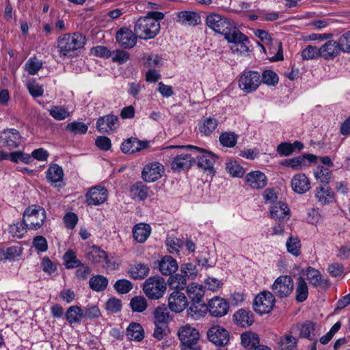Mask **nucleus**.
I'll use <instances>...</instances> for the list:
<instances>
[{"label": "nucleus", "mask_w": 350, "mask_h": 350, "mask_svg": "<svg viewBox=\"0 0 350 350\" xmlns=\"http://www.w3.org/2000/svg\"><path fill=\"white\" fill-rule=\"evenodd\" d=\"M228 172L235 177H241L243 176L244 171L242 167H241L237 162H230L227 163L226 167Z\"/></svg>", "instance_id": "obj_64"}, {"label": "nucleus", "mask_w": 350, "mask_h": 350, "mask_svg": "<svg viewBox=\"0 0 350 350\" xmlns=\"http://www.w3.org/2000/svg\"><path fill=\"white\" fill-rule=\"evenodd\" d=\"M107 198V189L100 185L90 188L85 194V201L88 205L91 206H99L103 204Z\"/></svg>", "instance_id": "obj_14"}, {"label": "nucleus", "mask_w": 350, "mask_h": 350, "mask_svg": "<svg viewBox=\"0 0 350 350\" xmlns=\"http://www.w3.org/2000/svg\"><path fill=\"white\" fill-rule=\"evenodd\" d=\"M314 324L312 322L306 321L301 325L300 329V336L303 338L313 340L314 336Z\"/></svg>", "instance_id": "obj_59"}, {"label": "nucleus", "mask_w": 350, "mask_h": 350, "mask_svg": "<svg viewBox=\"0 0 350 350\" xmlns=\"http://www.w3.org/2000/svg\"><path fill=\"white\" fill-rule=\"evenodd\" d=\"M164 173L163 165L159 162L146 163L142 171V177L145 182L153 183L161 178Z\"/></svg>", "instance_id": "obj_12"}, {"label": "nucleus", "mask_w": 350, "mask_h": 350, "mask_svg": "<svg viewBox=\"0 0 350 350\" xmlns=\"http://www.w3.org/2000/svg\"><path fill=\"white\" fill-rule=\"evenodd\" d=\"M149 142L141 141L136 137H130L121 144V150L125 154H135L148 148Z\"/></svg>", "instance_id": "obj_20"}, {"label": "nucleus", "mask_w": 350, "mask_h": 350, "mask_svg": "<svg viewBox=\"0 0 350 350\" xmlns=\"http://www.w3.org/2000/svg\"><path fill=\"white\" fill-rule=\"evenodd\" d=\"M304 147L302 143L295 141L293 144L282 142L277 147V152L281 156L287 157L291 154L295 149L301 150Z\"/></svg>", "instance_id": "obj_39"}, {"label": "nucleus", "mask_w": 350, "mask_h": 350, "mask_svg": "<svg viewBox=\"0 0 350 350\" xmlns=\"http://www.w3.org/2000/svg\"><path fill=\"white\" fill-rule=\"evenodd\" d=\"M218 126L217 119L212 117H206L198 124L199 132L202 135L208 136L216 129Z\"/></svg>", "instance_id": "obj_35"}, {"label": "nucleus", "mask_w": 350, "mask_h": 350, "mask_svg": "<svg viewBox=\"0 0 350 350\" xmlns=\"http://www.w3.org/2000/svg\"><path fill=\"white\" fill-rule=\"evenodd\" d=\"M304 274L310 284L317 288L327 284V280H323L320 271L312 267L306 269Z\"/></svg>", "instance_id": "obj_30"}, {"label": "nucleus", "mask_w": 350, "mask_h": 350, "mask_svg": "<svg viewBox=\"0 0 350 350\" xmlns=\"http://www.w3.org/2000/svg\"><path fill=\"white\" fill-rule=\"evenodd\" d=\"M159 269L163 275H172L178 270L176 260L170 256H165L159 262Z\"/></svg>", "instance_id": "obj_28"}, {"label": "nucleus", "mask_w": 350, "mask_h": 350, "mask_svg": "<svg viewBox=\"0 0 350 350\" xmlns=\"http://www.w3.org/2000/svg\"><path fill=\"white\" fill-rule=\"evenodd\" d=\"M151 228L146 224H139L135 226L133 230L134 239L138 243H144L149 237Z\"/></svg>", "instance_id": "obj_32"}, {"label": "nucleus", "mask_w": 350, "mask_h": 350, "mask_svg": "<svg viewBox=\"0 0 350 350\" xmlns=\"http://www.w3.org/2000/svg\"><path fill=\"white\" fill-rule=\"evenodd\" d=\"M49 114L56 120H63L70 116V112L62 106L54 105L49 109Z\"/></svg>", "instance_id": "obj_52"}, {"label": "nucleus", "mask_w": 350, "mask_h": 350, "mask_svg": "<svg viewBox=\"0 0 350 350\" xmlns=\"http://www.w3.org/2000/svg\"><path fill=\"white\" fill-rule=\"evenodd\" d=\"M246 181L249 186L253 189H262L267 185V177L260 171H253L246 176Z\"/></svg>", "instance_id": "obj_27"}, {"label": "nucleus", "mask_w": 350, "mask_h": 350, "mask_svg": "<svg viewBox=\"0 0 350 350\" xmlns=\"http://www.w3.org/2000/svg\"><path fill=\"white\" fill-rule=\"evenodd\" d=\"M178 336L181 342V350H200L198 344L200 339L199 332L189 324L178 329Z\"/></svg>", "instance_id": "obj_6"}, {"label": "nucleus", "mask_w": 350, "mask_h": 350, "mask_svg": "<svg viewBox=\"0 0 350 350\" xmlns=\"http://www.w3.org/2000/svg\"><path fill=\"white\" fill-rule=\"evenodd\" d=\"M113 287L118 293L126 294L132 290L133 284L128 280L121 279L116 282Z\"/></svg>", "instance_id": "obj_57"}, {"label": "nucleus", "mask_w": 350, "mask_h": 350, "mask_svg": "<svg viewBox=\"0 0 350 350\" xmlns=\"http://www.w3.org/2000/svg\"><path fill=\"white\" fill-rule=\"evenodd\" d=\"M207 26L215 31L224 36L226 40L236 29L232 21L217 14H211L206 16Z\"/></svg>", "instance_id": "obj_7"}, {"label": "nucleus", "mask_w": 350, "mask_h": 350, "mask_svg": "<svg viewBox=\"0 0 350 350\" xmlns=\"http://www.w3.org/2000/svg\"><path fill=\"white\" fill-rule=\"evenodd\" d=\"M219 142L223 146L234 147L237 142V135L231 132L222 133L219 136Z\"/></svg>", "instance_id": "obj_53"}, {"label": "nucleus", "mask_w": 350, "mask_h": 350, "mask_svg": "<svg viewBox=\"0 0 350 350\" xmlns=\"http://www.w3.org/2000/svg\"><path fill=\"white\" fill-rule=\"evenodd\" d=\"M90 288L93 291L100 292L104 291L108 285V280L101 275H96L90 278L89 280Z\"/></svg>", "instance_id": "obj_44"}, {"label": "nucleus", "mask_w": 350, "mask_h": 350, "mask_svg": "<svg viewBox=\"0 0 350 350\" xmlns=\"http://www.w3.org/2000/svg\"><path fill=\"white\" fill-rule=\"evenodd\" d=\"M42 66V62L35 57H31L25 64L26 71L31 75H36Z\"/></svg>", "instance_id": "obj_56"}, {"label": "nucleus", "mask_w": 350, "mask_h": 350, "mask_svg": "<svg viewBox=\"0 0 350 350\" xmlns=\"http://www.w3.org/2000/svg\"><path fill=\"white\" fill-rule=\"evenodd\" d=\"M315 197L322 205H325L332 202L334 194L331 189L325 188L323 186L317 187L315 189Z\"/></svg>", "instance_id": "obj_36"}, {"label": "nucleus", "mask_w": 350, "mask_h": 350, "mask_svg": "<svg viewBox=\"0 0 350 350\" xmlns=\"http://www.w3.org/2000/svg\"><path fill=\"white\" fill-rule=\"evenodd\" d=\"M296 300L298 302L304 301L308 296V285L305 280L299 277L297 280V285L295 289Z\"/></svg>", "instance_id": "obj_46"}, {"label": "nucleus", "mask_w": 350, "mask_h": 350, "mask_svg": "<svg viewBox=\"0 0 350 350\" xmlns=\"http://www.w3.org/2000/svg\"><path fill=\"white\" fill-rule=\"evenodd\" d=\"M260 83V75L257 71H245L240 77L239 87L243 92L250 93L255 91Z\"/></svg>", "instance_id": "obj_11"}, {"label": "nucleus", "mask_w": 350, "mask_h": 350, "mask_svg": "<svg viewBox=\"0 0 350 350\" xmlns=\"http://www.w3.org/2000/svg\"><path fill=\"white\" fill-rule=\"evenodd\" d=\"M105 309L111 313H117L122 309V301L115 297H110L105 304Z\"/></svg>", "instance_id": "obj_60"}, {"label": "nucleus", "mask_w": 350, "mask_h": 350, "mask_svg": "<svg viewBox=\"0 0 350 350\" xmlns=\"http://www.w3.org/2000/svg\"><path fill=\"white\" fill-rule=\"evenodd\" d=\"M301 57L305 60L317 59L320 57V48L308 45L302 50Z\"/></svg>", "instance_id": "obj_54"}, {"label": "nucleus", "mask_w": 350, "mask_h": 350, "mask_svg": "<svg viewBox=\"0 0 350 350\" xmlns=\"http://www.w3.org/2000/svg\"><path fill=\"white\" fill-rule=\"evenodd\" d=\"M168 148H176L178 150L191 149L193 156L198 160L199 167L204 170L212 172L217 157L213 152L205 149L193 146H170Z\"/></svg>", "instance_id": "obj_2"}, {"label": "nucleus", "mask_w": 350, "mask_h": 350, "mask_svg": "<svg viewBox=\"0 0 350 350\" xmlns=\"http://www.w3.org/2000/svg\"><path fill=\"white\" fill-rule=\"evenodd\" d=\"M270 214L275 221H284L290 217V209L286 203L278 201L271 206Z\"/></svg>", "instance_id": "obj_25"}, {"label": "nucleus", "mask_w": 350, "mask_h": 350, "mask_svg": "<svg viewBox=\"0 0 350 350\" xmlns=\"http://www.w3.org/2000/svg\"><path fill=\"white\" fill-rule=\"evenodd\" d=\"M297 338L291 334H285L280 338L279 342L280 350H295Z\"/></svg>", "instance_id": "obj_47"}, {"label": "nucleus", "mask_w": 350, "mask_h": 350, "mask_svg": "<svg viewBox=\"0 0 350 350\" xmlns=\"http://www.w3.org/2000/svg\"><path fill=\"white\" fill-rule=\"evenodd\" d=\"M46 218L44 208L34 204L25 208L23 217V223L29 230H38L43 226Z\"/></svg>", "instance_id": "obj_3"}, {"label": "nucleus", "mask_w": 350, "mask_h": 350, "mask_svg": "<svg viewBox=\"0 0 350 350\" xmlns=\"http://www.w3.org/2000/svg\"><path fill=\"white\" fill-rule=\"evenodd\" d=\"M234 320L237 325L241 327L250 326L254 322L252 314L244 309H240L235 312Z\"/></svg>", "instance_id": "obj_42"}, {"label": "nucleus", "mask_w": 350, "mask_h": 350, "mask_svg": "<svg viewBox=\"0 0 350 350\" xmlns=\"http://www.w3.org/2000/svg\"><path fill=\"white\" fill-rule=\"evenodd\" d=\"M340 49L343 53H350V31L343 33L338 39Z\"/></svg>", "instance_id": "obj_63"}, {"label": "nucleus", "mask_w": 350, "mask_h": 350, "mask_svg": "<svg viewBox=\"0 0 350 350\" xmlns=\"http://www.w3.org/2000/svg\"><path fill=\"white\" fill-rule=\"evenodd\" d=\"M291 187L295 193L303 194L310 189V180L304 174H297L292 178Z\"/></svg>", "instance_id": "obj_26"}, {"label": "nucleus", "mask_w": 350, "mask_h": 350, "mask_svg": "<svg viewBox=\"0 0 350 350\" xmlns=\"http://www.w3.org/2000/svg\"><path fill=\"white\" fill-rule=\"evenodd\" d=\"M294 288V282L289 275H280L276 278L271 286L272 293L280 299L288 297Z\"/></svg>", "instance_id": "obj_10"}, {"label": "nucleus", "mask_w": 350, "mask_h": 350, "mask_svg": "<svg viewBox=\"0 0 350 350\" xmlns=\"http://www.w3.org/2000/svg\"><path fill=\"white\" fill-rule=\"evenodd\" d=\"M187 293L191 302L200 303L204 301V290L202 286L196 283H191L187 286Z\"/></svg>", "instance_id": "obj_33"}, {"label": "nucleus", "mask_w": 350, "mask_h": 350, "mask_svg": "<svg viewBox=\"0 0 350 350\" xmlns=\"http://www.w3.org/2000/svg\"><path fill=\"white\" fill-rule=\"evenodd\" d=\"M160 23L152 18H139L134 26V32L138 38L148 40L154 38L159 32Z\"/></svg>", "instance_id": "obj_4"}, {"label": "nucleus", "mask_w": 350, "mask_h": 350, "mask_svg": "<svg viewBox=\"0 0 350 350\" xmlns=\"http://www.w3.org/2000/svg\"><path fill=\"white\" fill-rule=\"evenodd\" d=\"M340 52L338 41L334 40L327 41L320 47V57L325 60L334 59Z\"/></svg>", "instance_id": "obj_24"}, {"label": "nucleus", "mask_w": 350, "mask_h": 350, "mask_svg": "<svg viewBox=\"0 0 350 350\" xmlns=\"http://www.w3.org/2000/svg\"><path fill=\"white\" fill-rule=\"evenodd\" d=\"M149 267L147 265L138 263L131 267L129 273L134 280H142L149 273Z\"/></svg>", "instance_id": "obj_43"}, {"label": "nucleus", "mask_w": 350, "mask_h": 350, "mask_svg": "<svg viewBox=\"0 0 350 350\" xmlns=\"http://www.w3.org/2000/svg\"><path fill=\"white\" fill-rule=\"evenodd\" d=\"M166 291V284L161 276H152L146 280L143 285V291L151 299H159Z\"/></svg>", "instance_id": "obj_8"}, {"label": "nucleus", "mask_w": 350, "mask_h": 350, "mask_svg": "<svg viewBox=\"0 0 350 350\" xmlns=\"http://www.w3.org/2000/svg\"><path fill=\"white\" fill-rule=\"evenodd\" d=\"M188 303L186 296L180 291H174L168 297L169 308L178 313L184 310Z\"/></svg>", "instance_id": "obj_19"}, {"label": "nucleus", "mask_w": 350, "mask_h": 350, "mask_svg": "<svg viewBox=\"0 0 350 350\" xmlns=\"http://www.w3.org/2000/svg\"><path fill=\"white\" fill-rule=\"evenodd\" d=\"M119 118L113 114L100 117L96 121V128L101 133L115 131L119 126Z\"/></svg>", "instance_id": "obj_16"}, {"label": "nucleus", "mask_w": 350, "mask_h": 350, "mask_svg": "<svg viewBox=\"0 0 350 350\" xmlns=\"http://www.w3.org/2000/svg\"><path fill=\"white\" fill-rule=\"evenodd\" d=\"M63 177V169L57 164L51 165L46 171V178L52 185L62 181Z\"/></svg>", "instance_id": "obj_40"}, {"label": "nucleus", "mask_w": 350, "mask_h": 350, "mask_svg": "<svg viewBox=\"0 0 350 350\" xmlns=\"http://www.w3.org/2000/svg\"><path fill=\"white\" fill-rule=\"evenodd\" d=\"M286 247L288 253L295 256L301 254V243L297 237H290L286 243Z\"/></svg>", "instance_id": "obj_49"}, {"label": "nucleus", "mask_w": 350, "mask_h": 350, "mask_svg": "<svg viewBox=\"0 0 350 350\" xmlns=\"http://www.w3.org/2000/svg\"><path fill=\"white\" fill-rule=\"evenodd\" d=\"M208 310V306L206 305L204 301L200 303L191 302L187 312L188 314L193 319L197 320L204 316Z\"/></svg>", "instance_id": "obj_38"}, {"label": "nucleus", "mask_w": 350, "mask_h": 350, "mask_svg": "<svg viewBox=\"0 0 350 350\" xmlns=\"http://www.w3.org/2000/svg\"><path fill=\"white\" fill-rule=\"evenodd\" d=\"M317 161V156L312 154H305L301 156L286 159L284 163L294 170H300L308 167L311 163H315Z\"/></svg>", "instance_id": "obj_18"}, {"label": "nucleus", "mask_w": 350, "mask_h": 350, "mask_svg": "<svg viewBox=\"0 0 350 350\" xmlns=\"http://www.w3.org/2000/svg\"><path fill=\"white\" fill-rule=\"evenodd\" d=\"M130 306L133 312H142L147 308V301L143 296H135L131 299Z\"/></svg>", "instance_id": "obj_51"}, {"label": "nucleus", "mask_w": 350, "mask_h": 350, "mask_svg": "<svg viewBox=\"0 0 350 350\" xmlns=\"http://www.w3.org/2000/svg\"><path fill=\"white\" fill-rule=\"evenodd\" d=\"M228 42L232 43L231 49L233 53H246L249 51V40L246 36L240 32L237 28L226 39Z\"/></svg>", "instance_id": "obj_13"}, {"label": "nucleus", "mask_w": 350, "mask_h": 350, "mask_svg": "<svg viewBox=\"0 0 350 350\" xmlns=\"http://www.w3.org/2000/svg\"><path fill=\"white\" fill-rule=\"evenodd\" d=\"M66 130L74 134H84L88 131V126L80 122H72L66 125Z\"/></svg>", "instance_id": "obj_61"}, {"label": "nucleus", "mask_w": 350, "mask_h": 350, "mask_svg": "<svg viewBox=\"0 0 350 350\" xmlns=\"http://www.w3.org/2000/svg\"><path fill=\"white\" fill-rule=\"evenodd\" d=\"M86 38L82 33H64L57 40V47L60 57H72L76 52L83 47Z\"/></svg>", "instance_id": "obj_1"}, {"label": "nucleus", "mask_w": 350, "mask_h": 350, "mask_svg": "<svg viewBox=\"0 0 350 350\" xmlns=\"http://www.w3.org/2000/svg\"><path fill=\"white\" fill-rule=\"evenodd\" d=\"M137 38L135 33L128 28H121L118 31L116 36L117 42L124 49H131L135 46Z\"/></svg>", "instance_id": "obj_21"}, {"label": "nucleus", "mask_w": 350, "mask_h": 350, "mask_svg": "<svg viewBox=\"0 0 350 350\" xmlns=\"http://www.w3.org/2000/svg\"><path fill=\"white\" fill-rule=\"evenodd\" d=\"M275 303V299L273 294L270 291H264L255 297L253 308L257 313L267 314L273 309Z\"/></svg>", "instance_id": "obj_9"}, {"label": "nucleus", "mask_w": 350, "mask_h": 350, "mask_svg": "<svg viewBox=\"0 0 350 350\" xmlns=\"http://www.w3.org/2000/svg\"><path fill=\"white\" fill-rule=\"evenodd\" d=\"M170 321V312L165 305L157 306L153 312V321L155 326L153 336L161 340L166 334L168 323Z\"/></svg>", "instance_id": "obj_5"}, {"label": "nucleus", "mask_w": 350, "mask_h": 350, "mask_svg": "<svg viewBox=\"0 0 350 350\" xmlns=\"http://www.w3.org/2000/svg\"><path fill=\"white\" fill-rule=\"evenodd\" d=\"M278 80L277 74L271 70H266L262 74L261 81L267 85L275 86L278 84Z\"/></svg>", "instance_id": "obj_58"}, {"label": "nucleus", "mask_w": 350, "mask_h": 350, "mask_svg": "<svg viewBox=\"0 0 350 350\" xmlns=\"http://www.w3.org/2000/svg\"><path fill=\"white\" fill-rule=\"evenodd\" d=\"M63 259L67 269H74L81 265V262L77 259L75 252L71 250L64 254Z\"/></svg>", "instance_id": "obj_50"}, {"label": "nucleus", "mask_w": 350, "mask_h": 350, "mask_svg": "<svg viewBox=\"0 0 350 350\" xmlns=\"http://www.w3.org/2000/svg\"><path fill=\"white\" fill-rule=\"evenodd\" d=\"M126 336L131 340L141 341L144 338L142 326L137 323H131L126 329Z\"/></svg>", "instance_id": "obj_37"}, {"label": "nucleus", "mask_w": 350, "mask_h": 350, "mask_svg": "<svg viewBox=\"0 0 350 350\" xmlns=\"http://www.w3.org/2000/svg\"><path fill=\"white\" fill-rule=\"evenodd\" d=\"M186 279L184 275L176 274L171 275L168 280L169 286L174 291H180L186 287Z\"/></svg>", "instance_id": "obj_48"}, {"label": "nucleus", "mask_w": 350, "mask_h": 350, "mask_svg": "<svg viewBox=\"0 0 350 350\" xmlns=\"http://www.w3.org/2000/svg\"><path fill=\"white\" fill-rule=\"evenodd\" d=\"M195 159L192 154L181 152L172 159L170 166L173 170L180 171L190 168Z\"/></svg>", "instance_id": "obj_22"}, {"label": "nucleus", "mask_w": 350, "mask_h": 350, "mask_svg": "<svg viewBox=\"0 0 350 350\" xmlns=\"http://www.w3.org/2000/svg\"><path fill=\"white\" fill-rule=\"evenodd\" d=\"M107 257V253L100 247L94 245L88 253V258L94 262H100L103 258Z\"/></svg>", "instance_id": "obj_55"}, {"label": "nucleus", "mask_w": 350, "mask_h": 350, "mask_svg": "<svg viewBox=\"0 0 350 350\" xmlns=\"http://www.w3.org/2000/svg\"><path fill=\"white\" fill-rule=\"evenodd\" d=\"M207 336L211 342L219 347L226 346L230 340L229 332L220 326L211 327L207 332Z\"/></svg>", "instance_id": "obj_15"}, {"label": "nucleus", "mask_w": 350, "mask_h": 350, "mask_svg": "<svg viewBox=\"0 0 350 350\" xmlns=\"http://www.w3.org/2000/svg\"><path fill=\"white\" fill-rule=\"evenodd\" d=\"M65 317L70 324L80 323L83 319V310L78 306H71L66 310Z\"/></svg>", "instance_id": "obj_34"}, {"label": "nucleus", "mask_w": 350, "mask_h": 350, "mask_svg": "<svg viewBox=\"0 0 350 350\" xmlns=\"http://www.w3.org/2000/svg\"><path fill=\"white\" fill-rule=\"evenodd\" d=\"M313 174L317 181L325 185L329 183L333 177L332 171L323 165H318Z\"/></svg>", "instance_id": "obj_41"}, {"label": "nucleus", "mask_w": 350, "mask_h": 350, "mask_svg": "<svg viewBox=\"0 0 350 350\" xmlns=\"http://www.w3.org/2000/svg\"><path fill=\"white\" fill-rule=\"evenodd\" d=\"M21 140V136L16 129H5L0 133V143L3 146L10 149L18 147Z\"/></svg>", "instance_id": "obj_17"}, {"label": "nucleus", "mask_w": 350, "mask_h": 350, "mask_svg": "<svg viewBox=\"0 0 350 350\" xmlns=\"http://www.w3.org/2000/svg\"><path fill=\"white\" fill-rule=\"evenodd\" d=\"M149 187L142 181L135 183L131 187L130 193L133 199L144 200L149 196Z\"/></svg>", "instance_id": "obj_31"}, {"label": "nucleus", "mask_w": 350, "mask_h": 350, "mask_svg": "<svg viewBox=\"0 0 350 350\" xmlns=\"http://www.w3.org/2000/svg\"><path fill=\"white\" fill-rule=\"evenodd\" d=\"M101 315L100 309L97 306L88 304L83 310V319H97Z\"/></svg>", "instance_id": "obj_62"}, {"label": "nucleus", "mask_w": 350, "mask_h": 350, "mask_svg": "<svg viewBox=\"0 0 350 350\" xmlns=\"http://www.w3.org/2000/svg\"><path fill=\"white\" fill-rule=\"evenodd\" d=\"M241 344L246 348L255 349L259 346V339L256 334L252 332H244L241 334Z\"/></svg>", "instance_id": "obj_45"}, {"label": "nucleus", "mask_w": 350, "mask_h": 350, "mask_svg": "<svg viewBox=\"0 0 350 350\" xmlns=\"http://www.w3.org/2000/svg\"><path fill=\"white\" fill-rule=\"evenodd\" d=\"M208 310L212 316L221 317L227 314L229 306L224 299L215 297L208 301Z\"/></svg>", "instance_id": "obj_23"}, {"label": "nucleus", "mask_w": 350, "mask_h": 350, "mask_svg": "<svg viewBox=\"0 0 350 350\" xmlns=\"http://www.w3.org/2000/svg\"><path fill=\"white\" fill-rule=\"evenodd\" d=\"M177 17V22L184 25L196 26L200 22V15L193 11L179 12Z\"/></svg>", "instance_id": "obj_29"}]
</instances>
